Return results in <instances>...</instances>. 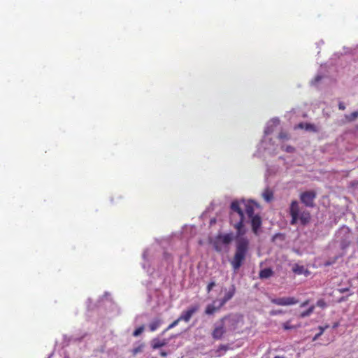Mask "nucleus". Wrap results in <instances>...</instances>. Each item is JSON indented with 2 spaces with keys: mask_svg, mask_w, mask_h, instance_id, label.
Returning <instances> with one entry per match:
<instances>
[{
  "mask_svg": "<svg viewBox=\"0 0 358 358\" xmlns=\"http://www.w3.org/2000/svg\"><path fill=\"white\" fill-rule=\"evenodd\" d=\"M232 212L230 213V224L236 229L235 236V252L230 261V264L234 271H237L243 265L246 259L250 250V241L244 236L245 229L243 225L244 213L240 203L234 201L231 203Z\"/></svg>",
  "mask_w": 358,
  "mask_h": 358,
  "instance_id": "nucleus-1",
  "label": "nucleus"
},
{
  "mask_svg": "<svg viewBox=\"0 0 358 358\" xmlns=\"http://www.w3.org/2000/svg\"><path fill=\"white\" fill-rule=\"evenodd\" d=\"M289 214L291 216L290 224L292 225L300 222L301 225L306 226L311 220L310 212L306 210H302L296 200L292 201L289 208Z\"/></svg>",
  "mask_w": 358,
  "mask_h": 358,
  "instance_id": "nucleus-2",
  "label": "nucleus"
},
{
  "mask_svg": "<svg viewBox=\"0 0 358 358\" xmlns=\"http://www.w3.org/2000/svg\"><path fill=\"white\" fill-rule=\"evenodd\" d=\"M235 239L232 233L228 234H217L212 241L213 248L217 252H221L223 250L224 245H228L231 243L233 239Z\"/></svg>",
  "mask_w": 358,
  "mask_h": 358,
  "instance_id": "nucleus-3",
  "label": "nucleus"
},
{
  "mask_svg": "<svg viewBox=\"0 0 358 358\" xmlns=\"http://www.w3.org/2000/svg\"><path fill=\"white\" fill-rule=\"evenodd\" d=\"M222 319L229 331L236 330L239 324L243 323V316L238 315H227L222 317Z\"/></svg>",
  "mask_w": 358,
  "mask_h": 358,
  "instance_id": "nucleus-4",
  "label": "nucleus"
},
{
  "mask_svg": "<svg viewBox=\"0 0 358 358\" xmlns=\"http://www.w3.org/2000/svg\"><path fill=\"white\" fill-rule=\"evenodd\" d=\"M317 197V193L314 190L303 192L300 194L299 198L302 203L306 207L313 208L315 206V199Z\"/></svg>",
  "mask_w": 358,
  "mask_h": 358,
  "instance_id": "nucleus-5",
  "label": "nucleus"
},
{
  "mask_svg": "<svg viewBox=\"0 0 358 358\" xmlns=\"http://www.w3.org/2000/svg\"><path fill=\"white\" fill-rule=\"evenodd\" d=\"M227 332V326L223 320L220 318L215 324L211 333L214 340H220Z\"/></svg>",
  "mask_w": 358,
  "mask_h": 358,
  "instance_id": "nucleus-6",
  "label": "nucleus"
},
{
  "mask_svg": "<svg viewBox=\"0 0 358 358\" xmlns=\"http://www.w3.org/2000/svg\"><path fill=\"white\" fill-rule=\"evenodd\" d=\"M337 237L339 238L338 241L341 250H345L350 246L351 243V234L348 229L339 231Z\"/></svg>",
  "mask_w": 358,
  "mask_h": 358,
  "instance_id": "nucleus-7",
  "label": "nucleus"
},
{
  "mask_svg": "<svg viewBox=\"0 0 358 358\" xmlns=\"http://www.w3.org/2000/svg\"><path fill=\"white\" fill-rule=\"evenodd\" d=\"M271 302L278 306H292L296 304L299 301L295 297L287 296V297H280L271 299Z\"/></svg>",
  "mask_w": 358,
  "mask_h": 358,
  "instance_id": "nucleus-8",
  "label": "nucleus"
},
{
  "mask_svg": "<svg viewBox=\"0 0 358 358\" xmlns=\"http://www.w3.org/2000/svg\"><path fill=\"white\" fill-rule=\"evenodd\" d=\"M199 305H194L191 307H189L187 310L185 311H183L180 316L179 317L180 320L181 321H185L186 322H189L192 315L199 310Z\"/></svg>",
  "mask_w": 358,
  "mask_h": 358,
  "instance_id": "nucleus-9",
  "label": "nucleus"
},
{
  "mask_svg": "<svg viewBox=\"0 0 358 358\" xmlns=\"http://www.w3.org/2000/svg\"><path fill=\"white\" fill-rule=\"evenodd\" d=\"M250 219L252 231L255 234L257 235L262 226V218L259 215H256L255 217H250Z\"/></svg>",
  "mask_w": 358,
  "mask_h": 358,
  "instance_id": "nucleus-10",
  "label": "nucleus"
},
{
  "mask_svg": "<svg viewBox=\"0 0 358 358\" xmlns=\"http://www.w3.org/2000/svg\"><path fill=\"white\" fill-rule=\"evenodd\" d=\"M243 203H244V206H245V213L248 215V216L250 218L255 217V215H254L255 206H257V204L252 201H249L245 203L243 201Z\"/></svg>",
  "mask_w": 358,
  "mask_h": 358,
  "instance_id": "nucleus-11",
  "label": "nucleus"
},
{
  "mask_svg": "<svg viewBox=\"0 0 358 358\" xmlns=\"http://www.w3.org/2000/svg\"><path fill=\"white\" fill-rule=\"evenodd\" d=\"M236 291V288L234 285H232L230 290L225 294L223 299L221 300L220 303V307H222L229 300H230L234 295Z\"/></svg>",
  "mask_w": 358,
  "mask_h": 358,
  "instance_id": "nucleus-12",
  "label": "nucleus"
},
{
  "mask_svg": "<svg viewBox=\"0 0 358 358\" xmlns=\"http://www.w3.org/2000/svg\"><path fill=\"white\" fill-rule=\"evenodd\" d=\"M273 271L271 268H265L259 271V277L260 279H268L273 276Z\"/></svg>",
  "mask_w": 358,
  "mask_h": 358,
  "instance_id": "nucleus-13",
  "label": "nucleus"
},
{
  "mask_svg": "<svg viewBox=\"0 0 358 358\" xmlns=\"http://www.w3.org/2000/svg\"><path fill=\"white\" fill-rule=\"evenodd\" d=\"M292 271L297 275L304 274L305 275H308L309 274V271L304 268L303 266H301L299 264H294L292 267Z\"/></svg>",
  "mask_w": 358,
  "mask_h": 358,
  "instance_id": "nucleus-14",
  "label": "nucleus"
},
{
  "mask_svg": "<svg viewBox=\"0 0 358 358\" xmlns=\"http://www.w3.org/2000/svg\"><path fill=\"white\" fill-rule=\"evenodd\" d=\"M262 196L266 201L270 202L273 199V192L269 188H266L263 192Z\"/></svg>",
  "mask_w": 358,
  "mask_h": 358,
  "instance_id": "nucleus-15",
  "label": "nucleus"
},
{
  "mask_svg": "<svg viewBox=\"0 0 358 358\" xmlns=\"http://www.w3.org/2000/svg\"><path fill=\"white\" fill-rule=\"evenodd\" d=\"M220 305L217 307H215L213 304H209L206 306L205 309V313L206 315H213L216 311L220 309Z\"/></svg>",
  "mask_w": 358,
  "mask_h": 358,
  "instance_id": "nucleus-16",
  "label": "nucleus"
},
{
  "mask_svg": "<svg viewBox=\"0 0 358 358\" xmlns=\"http://www.w3.org/2000/svg\"><path fill=\"white\" fill-rule=\"evenodd\" d=\"M358 117V111H354L350 115H345V122H351L355 121Z\"/></svg>",
  "mask_w": 358,
  "mask_h": 358,
  "instance_id": "nucleus-17",
  "label": "nucleus"
},
{
  "mask_svg": "<svg viewBox=\"0 0 358 358\" xmlns=\"http://www.w3.org/2000/svg\"><path fill=\"white\" fill-rule=\"evenodd\" d=\"M314 310H315V306H311L310 307H309V308L308 310L301 312L299 316L301 318H304V317H308L313 313Z\"/></svg>",
  "mask_w": 358,
  "mask_h": 358,
  "instance_id": "nucleus-18",
  "label": "nucleus"
},
{
  "mask_svg": "<svg viewBox=\"0 0 358 358\" xmlns=\"http://www.w3.org/2000/svg\"><path fill=\"white\" fill-rule=\"evenodd\" d=\"M166 345V342L164 341H161L159 339H154L152 341V347L154 349L159 348Z\"/></svg>",
  "mask_w": 358,
  "mask_h": 358,
  "instance_id": "nucleus-19",
  "label": "nucleus"
},
{
  "mask_svg": "<svg viewBox=\"0 0 358 358\" xmlns=\"http://www.w3.org/2000/svg\"><path fill=\"white\" fill-rule=\"evenodd\" d=\"M161 320H155L149 324V328L151 331H155L160 326Z\"/></svg>",
  "mask_w": 358,
  "mask_h": 358,
  "instance_id": "nucleus-20",
  "label": "nucleus"
},
{
  "mask_svg": "<svg viewBox=\"0 0 358 358\" xmlns=\"http://www.w3.org/2000/svg\"><path fill=\"white\" fill-rule=\"evenodd\" d=\"M329 327V325H326L325 327H322V326H320L319 327V329H320V332L317 333L313 338V341H315L316 340L318 339V338L322 335V334L324 333V330L326 329H327Z\"/></svg>",
  "mask_w": 358,
  "mask_h": 358,
  "instance_id": "nucleus-21",
  "label": "nucleus"
},
{
  "mask_svg": "<svg viewBox=\"0 0 358 358\" xmlns=\"http://www.w3.org/2000/svg\"><path fill=\"white\" fill-rule=\"evenodd\" d=\"M282 328L285 330H290V329H296V326L292 325L290 324V320H288L282 324Z\"/></svg>",
  "mask_w": 358,
  "mask_h": 358,
  "instance_id": "nucleus-22",
  "label": "nucleus"
},
{
  "mask_svg": "<svg viewBox=\"0 0 358 358\" xmlns=\"http://www.w3.org/2000/svg\"><path fill=\"white\" fill-rule=\"evenodd\" d=\"M338 258H339V256H336V257L331 258V259L326 261L324 263V266H329L335 264L337 262V260L338 259Z\"/></svg>",
  "mask_w": 358,
  "mask_h": 358,
  "instance_id": "nucleus-23",
  "label": "nucleus"
},
{
  "mask_svg": "<svg viewBox=\"0 0 358 358\" xmlns=\"http://www.w3.org/2000/svg\"><path fill=\"white\" fill-rule=\"evenodd\" d=\"M143 348V345H139L136 348H134L131 350V353L134 356L136 355L138 353L142 352Z\"/></svg>",
  "mask_w": 358,
  "mask_h": 358,
  "instance_id": "nucleus-24",
  "label": "nucleus"
},
{
  "mask_svg": "<svg viewBox=\"0 0 358 358\" xmlns=\"http://www.w3.org/2000/svg\"><path fill=\"white\" fill-rule=\"evenodd\" d=\"M144 331V327L141 326L133 332V336L135 337L138 336Z\"/></svg>",
  "mask_w": 358,
  "mask_h": 358,
  "instance_id": "nucleus-25",
  "label": "nucleus"
},
{
  "mask_svg": "<svg viewBox=\"0 0 358 358\" xmlns=\"http://www.w3.org/2000/svg\"><path fill=\"white\" fill-rule=\"evenodd\" d=\"M305 129L308 131H316V129L314 124L310 123H305Z\"/></svg>",
  "mask_w": 358,
  "mask_h": 358,
  "instance_id": "nucleus-26",
  "label": "nucleus"
},
{
  "mask_svg": "<svg viewBox=\"0 0 358 358\" xmlns=\"http://www.w3.org/2000/svg\"><path fill=\"white\" fill-rule=\"evenodd\" d=\"M278 138L282 139V140H287V139H289V135L287 133H286L285 131H281L278 134Z\"/></svg>",
  "mask_w": 358,
  "mask_h": 358,
  "instance_id": "nucleus-27",
  "label": "nucleus"
},
{
  "mask_svg": "<svg viewBox=\"0 0 358 358\" xmlns=\"http://www.w3.org/2000/svg\"><path fill=\"white\" fill-rule=\"evenodd\" d=\"M180 321H181V320H180L179 317L177 320H174L171 324H170L169 325V327L166 328V331H168V330L175 327L176 325H178V324L179 323Z\"/></svg>",
  "mask_w": 358,
  "mask_h": 358,
  "instance_id": "nucleus-28",
  "label": "nucleus"
},
{
  "mask_svg": "<svg viewBox=\"0 0 358 358\" xmlns=\"http://www.w3.org/2000/svg\"><path fill=\"white\" fill-rule=\"evenodd\" d=\"M317 306L324 308L327 306V303L324 299H320L317 301Z\"/></svg>",
  "mask_w": 358,
  "mask_h": 358,
  "instance_id": "nucleus-29",
  "label": "nucleus"
},
{
  "mask_svg": "<svg viewBox=\"0 0 358 358\" xmlns=\"http://www.w3.org/2000/svg\"><path fill=\"white\" fill-rule=\"evenodd\" d=\"M284 150L287 152H289V153H292V152H294L295 149L294 147L291 146V145H287L286 146V148L284 149Z\"/></svg>",
  "mask_w": 358,
  "mask_h": 358,
  "instance_id": "nucleus-30",
  "label": "nucleus"
},
{
  "mask_svg": "<svg viewBox=\"0 0 358 358\" xmlns=\"http://www.w3.org/2000/svg\"><path fill=\"white\" fill-rule=\"evenodd\" d=\"M284 312L282 310H273L270 312L271 315H276L279 314H282Z\"/></svg>",
  "mask_w": 358,
  "mask_h": 358,
  "instance_id": "nucleus-31",
  "label": "nucleus"
},
{
  "mask_svg": "<svg viewBox=\"0 0 358 358\" xmlns=\"http://www.w3.org/2000/svg\"><path fill=\"white\" fill-rule=\"evenodd\" d=\"M215 285V282H210L207 286V292L209 293Z\"/></svg>",
  "mask_w": 358,
  "mask_h": 358,
  "instance_id": "nucleus-32",
  "label": "nucleus"
},
{
  "mask_svg": "<svg viewBox=\"0 0 358 358\" xmlns=\"http://www.w3.org/2000/svg\"><path fill=\"white\" fill-rule=\"evenodd\" d=\"M350 290L349 287L340 288L338 289V292L341 294L348 292Z\"/></svg>",
  "mask_w": 358,
  "mask_h": 358,
  "instance_id": "nucleus-33",
  "label": "nucleus"
},
{
  "mask_svg": "<svg viewBox=\"0 0 358 358\" xmlns=\"http://www.w3.org/2000/svg\"><path fill=\"white\" fill-rule=\"evenodd\" d=\"M338 108L341 110H344L345 109V106L343 102H340L338 103Z\"/></svg>",
  "mask_w": 358,
  "mask_h": 358,
  "instance_id": "nucleus-34",
  "label": "nucleus"
},
{
  "mask_svg": "<svg viewBox=\"0 0 358 358\" xmlns=\"http://www.w3.org/2000/svg\"><path fill=\"white\" fill-rule=\"evenodd\" d=\"M310 301L309 300H306L305 301L302 302L300 305V307H305L307 305H308Z\"/></svg>",
  "mask_w": 358,
  "mask_h": 358,
  "instance_id": "nucleus-35",
  "label": "nucleus"
},
{
  "mask_svg": "<svg viewBox=\"0 0 358 358\" xmlns=\"http://www.w3.org/2000/svg\"><path fill=\"white\" fill-rule=\"evenodd\" d=\"M219 350H222L226 351L227 350V347L226 345H220L219 346Z\"/></svg>",
  "mask_w": 358,
  "mask_h": 358,
  "instance_id": "nucleus-36",
  "label": "nucleus"
},
{
  "mask_svg": "<svg viewBox=\"0 0 358 358\" xmlns=\"http://www.w3.org/2000/svg\"><path fill=\"white\" fill-rule=\"evenodd\" d=\"M298 127L301 128V129H305V124L304 123H299V125H298Z\"/></svg>",
  "mask_w": 358,
  "mask_h": 358,
  "instance_id": "nucleus-37",
  "label": "nucleus"
},
{
  "mask_svg": "<svg viewBox=\"0 0 358 358\" xmlns=\"http://www.w3.org/2000/svg\"><path fill=\"white\" fill-rule=\"evenodd\" d=\"M348 299V296H343L340 299L339 301H346Z\"/></svg>",
  "mask_w": 358,
  "mask_h": 358,
  "instance_id": "nucleus-38",
  "label": "nucleus"
},
{
  "mask_svg": "<svg viewBox=\"0 0 358 358\" xmlns=\"http://www.w3.org/2000/svg\"><path fill=\"white\" fill-rule=\"evenodd\" d=\"M160 354H161V355H162V357H166V356L167 355V354H166V352H161V353H160Z\"/></svg>",
  "mask_w": 358,
  "mask_h": 358,
  "instance_id": "nucleus-39",
  "label": "nucleus"
},
{
  "mask_svg": "<svg viewBox=\"0 0 358 358\" xmlns=\"http://www.w3.org/2000/svg\"><path fill=\"white\" fill-rule=\"evenodd\" d=\"M274 358H284L283 357H280V356H275Z\"/></svg>",
  "mask_w": 358,
  "mask_h": 358,
  "instance_id": "nucleus-40",
  "label": "nucleus"
},
{
  "mask_svg": "<svg viewBox=\"0 0 358 358\" xmlns=\"http://www.w3.org/2000/svg\"><path fill=\"white\" fill-rule=\"evenodd\" d=\"M337 326H338V324H335L334 325V327L335 328V327H336Z\"/></svg>",
  "mask_w": 358,
  "mask_h": 358,
  "instance_id": "nucleus-41",
  "label": "nucleus"
},
{
  "mask_svg": "<svg viewBox=\"0 0 358 358\" xmlns=\"http://www.w3.org/2000/svg\"><path fill=\"white\" fill-rule=\"evenodd\" d=\"M357 279H358V275H357Z\"/></svg>",
  "mask_w": 358,
  "mask_h": 358,
  "instance_id": "nucleus-42",
  "label": "nucleus"
}]
</instances>
